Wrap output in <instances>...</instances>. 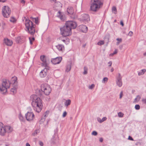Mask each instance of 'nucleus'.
Returning <instances> with one entry per match:
<instances>
[{"instance_id": "nucleus-16", "label": "nucleus", "mask_w": 146, "mask_h": 146, "mask_svg": "<svg viewBox=\"0 0 146 146\" xmlns=\"http://www.w3.org/2000/svg\"><path fill=\"white\" fill-rule=\"evenodd\" d=\"M47 74V70L46 69L42 70L40 73V76L42 78L45 77Z\"/></svg>"}, {"instance_id": "nucleus-27", "label": "nucleus", "mask_w": 146, "mask_h": 146, "mask_svg": "<svg viewBox=\"0 0 146 146\" xmlns=\"http://www.w3.org/2000/svg\"><path fill=\"white\" fill-rule=\"evenodd\" d=\"M17 86V85H16ZM17 86H15H15L13 87V88H12L11 90V92H13L14 93H16L17 92Z\"/></svg>"}, {"instance_id": "nucleus-58", "label": "nucleus", "mask_w": 146, "mask_h": 146, "mask_svg": "<svg viewBox=\"0 0 146 146\" xmlns=\"http://www.w3.org/2000/svg\"><path fill=\"white\" fill-rule=\"evenodd\" d=\"M6 1L5 0H0V2H5Z\"/></svg>"}, {"instance_id": "nucleus-4", "label": "nucleus", "mask_w": 146, "mask_h": 146, "mask_svg": "<svg viewBox=\"0 0 146 146\" xmlns=\"http://www.w3.org/2000/svg\"><path fill=\"white\" fill-rule=\"evenodd\" d=\"M25 22L26 28L27 29V32L31 35H33L35 33V25L29 19H26Z\"/></svg>"}, {"instance_id": "nucleus-18", "label": "nucleus", "mask_w": 146, "mask_h": 146, "mask_svg": "<svg viewBox=\"0 0 146 146\" xmlns=\"http://www.w3.org/2000/svg\"><path fill=\"white\" fill-rule=\"evenodd\" d=\"M57 17L59 18L62 21H64V16L63 13L61 12L60 11L58 12L57 14Z\"/></svg>"}, {"instance_id": "nucleus-46", "label": "nucleus", "mask_w": 146, "mask_h": 146, "mask_svg": "<svg viewBox=\"0 0 146 146\" xmlns=\"http://www.w3.org/2000/svg\"><path fill=\"white\" fill-rule=\"evenodd\" d=\"M112 64V62L111 61H110L108 63V64H109L108 66L109 67L111 66Z\"/></svg>"}, {"instance_id": "nucleus-53", "label": "nucleus", "mask_w": 146, "mask_h": 146, "mask_svg": "<svg viewBox=\"0 0 146 146\" xmlns=\"http://www.w3.org/2000/svg\"><path fill=\"white\" fill-rule=\"evenodd\" d=\"M120 25H122V26H123L124 25V24L123 23V22L122 21H121L120 22Z\"/></svg>"}, {"instance_id": "nucleus-49", "label": "nucleus", "mask_w": 146, "mask_h": 146, "mask_svg": "<svg viewBox=\"0 0 146 146\" xmlns=\"http://www.w3.org/2000/svg\"><path fill=\"white\" fill-rule=\"evenodd\" d=\"M128 139L132 141L134 140L132 138V137L130 136H129Z\"/></svg>"}, {"instance_id": "nucleus-44", "label": "nucleus", "mask_w": 146, "mask_h": 146, "mask_svg": "<svg viewBox=\"0 0 146 146\" xmlns=\"http://www.w3.org/2000/svg\"><path fill=\"white\" fill-rule=\"evenodd\" d=\"M136 98H137V101H139L141 99V97L139 95H138L137 96Z\"/></svg>"}, {"instance_id": "nucleus-51", "label": "nucleus", "mask_w": 146, "mask_h": 146, "mask_svg": "<svg viewBox=\"0 0 146 146\" xmlns=\"http://www.w3.org/2000/svg\"><path fill=\"white\" fill-rule=\"evenodd\" d=\"M39 144L41 146H43V143L42 141H39Z\"/></svg>"}, {"instance_id": "nucleus-28", "label": "nucleus", "mask_w": 146, "mask_h": 146, "mask_svg": "<svg viewBox=\"0 0 146 146\" xmlns=\"http://www.w3.org/2000/svg\"><path fill=\"white\" fill-rule=\"evenodd\" d=\"M39 132L40 131L39 129L36 130L33 133L32 135L34 136H36L37 134L39 133Z\"/></svg>"}, {"instance_id": "nucleus-8", "label": "nucleus", "mask_w": 146, "mask_h": 146, "mask_svg": "<svg viewBox=\"0 0 146 146\" xmlns=\"http://www.w3.org/2000/svg\"><path fill=\"white\" fill-rule=\"evenodd\" d=\"M65 25L67 27L70 28L71 30V29L76 28L77 27V24L74 21H68L66 22Z\"/></svg>"}, {"instance_id": "nucleus-17", "label": "nucleus", "mask_w": 146, "mask_h": 146, "mask_svg": "<svg viewBox=\"0 0 146 146\" xmlns=\"http://www.w3.org/2000/svg\"><path fill=\"white\" fill-rule=\"evenodd\" d=\"M4 42L6 45L8 46H11L13 44L12 41L7 38L4 39Z\"/></svg>"}, {"instance_id": "nucleus-21", "label": "nucleus", "mask_w": 146, "mask_h": 146, "mask_svg": "<svg viewBox=\"0 0 146 146\" xmlns=\"http://www.w3.org/2000/svg\"><path fill=\"white\" fill-rule=\"evenodd\" d=\"M56 47L58 50L60 51H62L64 49V46L61 44H58V45L56 46Z\"/></svg>"}, {"instance_id": "nucleus-42", "label": "nucleus", "mask_w": 146, "mask_h": 146, "mask_svg": "<svg viewBox=\"0 0 146 146\" xmlns=\"http://www.w3.org/2000/svg\"><path fill=\"white\" fill-rule=\"evenodd\" d=\"M20 39L21 38L20 37H17L16 40L18 41V43H19L21 42L20 41Z\"/></svg>"}, {"instance_id": "nucleus-6", "label": "nucleus", "mask_w": 146, "mask_h": 146, "mask_svg": "<svg viewBox=\"0 0 146 146\" xmlns=\"http://www.w3.org/2000/svg\"><path fill=\"white\" fill-rule=\"evenodd\" d=\"M61 34L64 36H69L71 34V29L66 25L60 28Z\"/></svg>"}, {"instance_id": "nucleus-29", "label": "nucleus", "mask_w": 146, "mask_h": 146, "mask_svg": "<svg viewBox=\"0 0 146 146\" xmlns=\"http://www.w3.org/2000/svg\"><path fill=\"white\" fill-rule=\"evenodd\" d=\"M19 119L22 122H25V119L24 117L21 115H19Z\"/></svg>"}, {"instance_id": "nucleus-62", "label": "nucleus", "mask_w": 146, "mask_h": 146, "mask_svg": "<svg viewBox=\"0 0 146 146\" xmlns=\"http://www.w3.org/2000/svg\"><path fill=\"white\" fill-rule=\"evenodd\" d=\"M31 38V40H32L33 41L35 40V38L33 37H32V38Z\"/></svg>"}, {"instance_id": "nucleus-57", "label": "nucleus", "mask_w": 146, "mask_h": 146, "mask_svg": "<svg viewBox=\"0 0 146 146\" xmlns=\"http://www.w3.org/2000/svg\"><path fill=\"white\" fill-rule=\"evenodd\" d=\"M52 3L55 2L56 0H49Z\"/></svg>"}, {"instance_id": "nucleus-52", "label": "nucleus", "mask_w": 146, "mask_h": 146, "mask_svg": "<svg viewBox=\"0 0 146 146\" xmlns=\"http://www.w3.org/2000/svg\"><path fill=\"white\" fill-rule=\"evenodd\" d=\"M116 40L118 41H119V42H121V41H122V39L121 38H117V39H116Z\"/></svg>"}, {"instance_id": "nucleus-13", "label": "nucleus", "mask_w": 146, "mask_h": 146, "mask_svg": "<svg viewBox=\"0 0 146 146\" xmlns=\"http://www.w3.org/2000/svg\"><path fill=\"white\" fill-rule=\"evenodd\" d=\"M5 133V126L2 123L0 122V135L2 136H3Z\"/></svg>"}, {"instance_id": "nucleus-26", "label": "nucleus", "mask_w": 146, "mask_h": 146, "mask_svg": "<svg viewBox=\"0 0 146 146\" xmlns=\"http://www.w3.org/2000/svg\"><path fill=\"white\" fill-rule=\"evenodd\" d=\"M71 69V65L70 64H68L67 65L66 69V71L68 72Z\"/></svg>"}, {"instance_id": "nucleus-50", "label": "nucleus", "mask_w": 146, "mask_h": 146, "mask_svg": "<svg viewBox=\"0 0 146 146\" xmlns=\"http://www.w3.org/2000/svg\"><path fill=\"white\" fill-rule=\"evenodd\" d=\"M20 2L21 3L23 4H24L25 2V1L24 0H20Z\"/></svg>"}, {"instance_id": "nucleus-37", "label": "nucleus", "mask_w": 146, "mask_h": 146, "mask_svg": "<svg viewBox=\"0 0 146 146\" xmlns=\"http://www.w3.org/2000/svg\"><path fill=\"white\" fill-rule=\"evenodd\" d=\"M35 19V23L36 24H38V19L37 18H33Z\"/></svg>"}, {"instance_id": "nucleus-63", "label": "nucleus", "mask_w": 146, "mask_h": 146, "mask_svg": "<svg viewBox=\"0 0 146 146\" xmlns=\"http://www.w3.org/2000/svg\"><path fill=\"white\" fill-rule=\"evenodd\" d=\"M120 42H117V43H116L117 45H118L119 44Z\"/></svg>"}, {"instance_id": "nucleus-22", "label": "nucleus", "mask_w": 146, "mask_h": 146, "mask_svg": "<svg viewBox=\"0 0 146 146\" xmlns=\"http://www.w3.org/2000/svg\"><path fill=\"white\" fill-rule=\"evenodd\" d=\"M5 130H6V132L7 131L9 133L11 132L12 131V129L11 127L9 126H5Z\"/></svg>"}, {"instance_id": "nucleus-1", "label": "nucleus", "mask_w": 146, "mask_h": 146, "mask_svg": "<svg viewBox=\"0 0 146 146\" xmlns=\"http://www.w3.org/2000/svg\"><path fill=\"white\" fill-rule=\"evenodd\" d=\"M30 100L32 101L31 105L34 110L40 112L43 106L41 99L36 95L34 94L31 96Z\"/></svg>"}, {"instance_id": "nucleus-34", "label": "nucleus", "mask_w": 146, "mask_h": 146, "mask_svg": "<svg viewBox=\"0 0 146 146\" xmlns=\"http://www.w3.org/2000/svg\"><path fill=\"white\" fill-rule=\"evenodd\" d=\"M112 10L113 11H115L114 12L115 14H116L117 12V9L114 6L112 8Z\"/></svg>"}, {"instance_id": "nucleus-33", "label": "nucleus", "mask_w": 146, "mask_h": 146, "mask_svg": "<svg viewBox=\"0 0 146 146\" xmlns=\"http://www.w3.org/2000/svg\"><path fill=\"white\" fill-rule=\"evenodd\" d=\"M135 108L136 110H139L140 108V106L139 105L137 104L135 106Z\"/></svg>"}, {"instance_id": "nucleus-36", "label": "nucleus", "mask_w": 146, "mask_h": 146, "mask_svg": "<svg viewBox=\"0 0 146 146\" xmlns=\"http://www.w3.org/2000/svg\"><path fill=\"white\" fill-rule=\"evenodd\" d=\"M108 80V78L107 77H105L103 78L102 80V82L105 83V81L107 82Z\"/></svg>"}, {"instance_id": "nucleus-38", "label": "nucleus", "mask_w": 146, "mask_h": 146, "mask_svg": "<svg viewBox=\"0 0 146 146\" xmlns=\"http://www.w3.org/2000/svg\"><path fill=\"white\" fill-rule=\"evenodd\" d=\"M97 134L98 133H97V132L95 131H93L92 133V135H95V136L96 135H97Z\"/></svg>"}, {"instance_id": "nucleus-7", "label": "nucleus", "mask_w": 146, "mask_h": 146, "mask_svg": "<svg viewBox=\"0 0 146 146\" xmlns=\"http://www.w3.org/2000/svg\"><path fill=\"white\" fill-rule=\"evenodd\" d=\"M11 13L10 8L6 6L3 7L2 9V13L3 16L5 18H8L9 17Z\"/></svg>"}, {"instance_id": "nucleus-47", "label": "nucleus", "mask_w": 146, "mask_h": 146, "mask_svg": "<svg viewBox=\"0 0 146 146\" xmlns=\"http://www.w3.org/2000/svg\"><path fill=\"white\" fill-rule=\"evenodd\" d=\"M29 39L30 41V43L31 44H33V41L31 40V38L30 37L29 38Z\"/></svg>"}, {"instance_id": "nucleus-60", "label": "nucleus", "mask_w": 146, "mask_h": 146, "mask_svg": "<svg viewBox=\"0 0 146 146\" xmlns=\"http://www.w3.org/2000/svg\"><path fill=\"white\" fill-rule=\"evenodd\" d=\"M114 69L113 68H112L111 69V72H112L114 71Z\"/></svg>"}, {"instance_id": "nucleus-14", "label": "nucleus", "mask_w": 146, "mask_h": 146, "mask_svg": "<svg viewBox=\"0 0 146 146\" xmlns=\"http://www.w3.org/2000/svg\"><path fill=\"white\" fill-rule=\"evenodd\" d=\"M54 6L56 9L58 10L62 7V4L59 1L56 2L54 3Z\"/></svg>"}, {"instance_id": "nucleus-48", "label": "nucleus", "mask_w": 146, "mask_h": 146, "mask_svg": "<svg viewBox=\"0 0 146 146\" xmlns=\"http://www.w3.org/2000/svg\"><path fill=\"white\" fill-rule=\"evenodd\" d=\"M142 101L143 103L146 104V98L142 99Z\"/></svg>"}, {"instance_id": "nucleus-9", "label": "nucleus", "mask_w": 146, "mask_h": 146, "mask_svg": "<svg viewBox=\"0 0 146 146\" xmlns=\"http://www.w3.org/2000/svg\"><path fill=\"white\" fill-rule=\"evenodd\" d=\"M80 19L81 21L84 22L85 23L90 21L89 16L88 14H82Z\"/></svg>"}, {"instance_id": "nucleus-40", "label": "nucleus", "mask_w": 146, "mask_h": 146, "mask_svg": "<svg viewBox=\"0 0 146 146\" xmlns=\"http://www.w3.org/2000/svg\"><path fill=\"white\" fill-rule=\"evenodd\" d=\"M67 112L66 111H64L63 113V114L62 115V116L63 117H66V115H67Z\"/></svg>"}, {"instance_id": "nucleus-15", "label": "nucleus", "mask_w": 146, "mask_h": 146, "mask_svg": "<svg viewBox=\"0 0 146 146\" xmlns=\"http://www.w3.org/2000/svg\"><path fill=\"white\" fill-rule=\"evenodd\" d=\"M40 59L41 60L42 62V64L43 66L46 67L47 66V64L46 62V57L44 55H42L40 56Z\"/></svg>"}, {"instance_id": "nucleus-23", "label": "nucleus", "mask_w": 146, "mask_h": 146, "mask_svg": "<svg viewBox=\"0 0 146 146\" xmlns=\"http://www.w3.org/2000/svg\"><path fill=\"white\" fill-rule=\"evenodd\" d=\"M71 103V101L70 100L68 99L66 100L64 103V105L65 106L67 107Z\"/></svg>"}, {"instance_id": "nucleus-20", "label": "nucleus", "mask_w": 146, "mask_h": 146, "mask_svg": "<svg viewBox=\"0 0 146 146\" xmlns=\"http://www.w3.org/2000/svg\"><path fill=\"white\" fill-rule=\"evenodd\" d=\"M67 11L69 14L72 15L74 13L73 8L71 7H68L67 9Z\"/></svg>"}, {"instance_id": "nucleus-45", "label": "nucleus", "mask_w": 146, "mask_h": 146, "mask_svg": "<svg viewBox=\"0 0 146 146\" xmlns=\"http://www.w3.org/2000/svg\"><path fill=\"white\" fill-rule=\"evenodd\" d=\"M133 35V33L132 31H130L129 33H128V35L129 36H131Z\"/></svg>"}, {"instance_id": "nucleus-12", "label": "nucleus", "mask_w": 146, "mask_h": 146, "mask_svg": "<svg viewBox=\"0 0 146 146\" xmlns=\"http://www.w3.org/2000/svg\"><path fill=\"white\" fill-rule=\"evenodd\" d=\"M118 76L116 78V84L117 86L119 87H121L122 85V77L120 73H118Z\"/></svg>"}, {"instance_id": "nucleus-41", "label": "nucleus", "mask_w": 146, "mask_h": 146, "mask_svg": "<svg viewBox=\"0 0 146 146\" xmlns=\"http://www.w3.org/2000/svg\"><path fill=\"white\" fill-rule=\"evenodd\" d=\"M123 95V91H121L120 94L119 95V98L121 99Z\"/></svg>"}, {"instance_id": "nucleus-61", "label": "nucleus", "mask_w": 146, "mask_h": 146, "mask_svg": "<svg viewBox=\"0 0 146 146\" xmlns=\"http://www.w3.org/2000/svg\"><path fill=\"white\" fill-rule=\"evenodd\" d=\"M137 98H135V99H134V102H136L137 101Z\"/></svg>"}, {"instance_id": "nucleus-54", "label": "nucleus", "mask_w": 146, "mask_h": 146, "mask_svg": "<svg viewBox=\"0 0 146 146\" xmlns=\"http://www.w3.org/2000/svg\"><path fill=\"white\" fill-rule=\"evenodd\" d=\"M99 141H100V142H102L103 141V138L102 137L100 138Z\"/></svg>"}, {"instance_id": "nucleus-19", "label": "nucleus", "mask_w": 146, "mask_h": 146, "mask_svg": "<svg viewBox=\"0 0 146 146\" xmlns=\"http://www.w3.org/2000/svg\"><path fill=\"white\" fill-rule=\"evenodd\" d=\"M79 27L82 31L84 32H87L88 30V27L85 25H80L79 26Z\"/></svg>"}, {"instance_id": "nucleus-31", "label": "nucleus", "mask_w": 146, "mask_h": 146, "mask_svg": "<svg viewBox=\"0 0 146 146\" xmlns=\"http://www.w3.org/2000/svg\"><path fill=\"white\" fill-rule=\"evenodd\" d=\"M104 41L103 40H100L97 43L98 45H101L104 44Z\"/></svg>"}, {"instance_id": "nucleus-64", "label": "nucleus", "mask_w": 146, "mask_h": 146, "mask_svg": "<svg viewBox=\"0 0 146 146\" xmlns=\"http://www.w3.org/2000/svg\"><path fill=\"white\" fill-rule=\"evenodd\" d=\"M143 55L144 56H146V52H145V53H144V54H143Z\"/></svg>"}, {"instance_id": "nucleus-30", "label": "nucleus", "mask_w": 146, "mask_h": 146, "mask_svg": "<svg viewBox=\"0 0 146 146\" xmlns=\"http://www.w3.org/2000/svg\"><path fill=\"white\" fill-rule=\"evenodd\" d=\"M84 72H83V74H87V70L88 69L87 67L84 66Z\"/></svg>"}, {"instance_id": "nucleus-32", "label": "nucleus", "mask_w": 146, "mask_h": 146, "mask_svg": "<svg viewBox=\"0 0 146 146\" xmlns=\"http://www.w3.org/2000/svg\"><path fill=\"white\" fill-rule=\"evenodd\" d=\"M10 21L13 23H15L16 21L14 17H11L10 19Z\"/></svg>"}, {"instance_id": "nucleus-56", "label": "nucleus", "mask_w": 146, "mask_h": 146, "mask_svg": "<svg viewBox=\"0 0 146 146\" xmlns=\"http://www.w3.org/2000/svg\"><path fill=\"white\" fill-rule=\"evenodd\" d=\"M48 113H47V111L45 113H46V114H45V115H44V116L45 117H46V116H47V115H48V113H49V111H48Z\"/></svg>"}, {"instance_id": "nucleus-3", "label": "nucleus", "mask_w": 146, "mask_h": 146, "mask_svg": "<svg viewBox=\"0 0 146 146\" xmlns=\"http://www.w3.org/2000/svg\"><path fill=\"white\" fill-rule=\"evenodd\" d=\"M103 5L102 0H91L90 11L96 12L102 8Z\"/></svg>"}, {"instance_id": "nucleus-11", "label": "nucleus", "mask_w": 146, "mask_h": 146, "mask_svg": "<svg viewBox=\"0 0 146 146\" xmlns=\"http://www.w3.org/2000/svg\"><path fill=\"white\" fill-rule=\"evenodd\" d=\"M62 59V58L61 57H57L56 58H52L51 62L54 64H59Z\"/></svg>"}, {"instance_id": "nucleus-5", "label": "nucleus", "mask_w": 146, "mask_h": 146, "mask_svg": "<svg viewBox=\"0 0 146 146\" xmlns=\"http://www.w3.org/2000/svg\"><path fill=\"white\" fill-rule=\"evenodd\" d=\"M41 90L46 95L50 94L52 91L51 88L46 84H43L40 86Z\"/></svg>"}, {"instance_id": "nucleus-59", "label": "nucleus", "mask_w": 146, "mask_h": 146, "mask_svg": "<svg viewBox=\"0 0 146 146\" xmlns=\"http://www.w3.org/2000/svg\"><path fill=\"white\" fill-rule=\"evenodd\" d=\"M26 146H30V145L28 143H27L26 144Z\"/></svg>"}, {"instance_id": "nucleus-2", "label": "nucleus", "mask_w": 146, "mask_h": 146, "mask_svg": "<svg viewBox=\"0 0 146 146\" xmlns=\"http://www.w3.org/2000/svg\"><path fill=\"white\" fill-rule=\"evenodd\" d=\"M17 78L15 76L12 77L11 79V82L9 81L7 83L6 79L2 80L1 84L0 85V91L2 92H6L7 89L10 88L11 84L17 85Z\"/></svg>"}, {"instance_id": "nucleus-55", "label": "nucleus", "mask_w": 146, "mask_h": 146, "mask_svg": "<svg viewBox=\"0 0 146 146\" xmlns=\"http://www.w3.org/2000/svg\"><path fill=\"white\" fill-rule=\"evenodd\" d=\"M119 48L120 50H121L123 48V46L122 45H120L119 46Z\"/></svg>"}, {"instance_id": "nucleus-39", "label": "nucleus", "mask_w": 146, "mask_h": 146, "mask_svg": "<svg viewBox=\"0 0 146 146\" xmlns=\"http://www.w3.org/2000/svg\"><path fill=\"white\" fill-rule=\"evenodd\" d=\"M95 85L94 84H92L91 86H90L89 88L90 89H92L94 87Z\"/></svg>"}, {"instance_id": "nucleus-25", "label": "nucleus", "mask_w": 146, "mask_h": 146, "mask_svg": "<svg viewBox=\"0 0 146 146\" xmlns=\"http://www.w3.org/2000/svg\"><path fill=\"white\" fill-rule=\"evenodd\" d=\"M146 72V70L143 69L141 70L140 72H138V75L139 76H141L143 74Z\"/></svg>"}, {"instance_id": "nucleus-43", "label": "nucleus", "mask_w": 146, "mask_h": 146, "mask_svg": "<svg viewBox=\"0 0 146 146\" xmlns=\"http://www.w3.org/2000/svg\"><path fill=\"white\" fill-rule=\"evenodd\" d=\"M117 49H115L114 51V52H113V53H112V55H113L114 54H117Z\"/></svg>"}, {"instance_id": "nucleus-35", "label": "nucleus", "mask_w": 146, "mask_h": 146, "mask_svg": "<svg viewBox=\"0 0 146 146\" xmlns=\"http://www.w3.org/2000/svg\"><path fill=\"white\" fill-rule=\"evenodd\" d=\"M118 115L119 117H123V114L121 112H119L118 113Z\"/></svg>"}, {"instance_id": "nucleus-24", "label": "nucleus", "mask_w": 146, "mask_h": 146, "mask_svg": "<svg viewBox=\"0 0 146 146\" xmlns=\"http://www.w3.org/2000/svg\"><path fill=\"white\" fill-rule=\"evenodd\" d=\"M107 119V118L106 117H103L102 119L100 118H97V120L98 122L100 123H101L104 121H106Z\"/></svg>"}, {"instance_id": "nucleus-10", "label": "nucleus", "mask_w": 146, "mask_h": 146, "mask_svg": "<svg viewBox=\"0 0 146 146\" xmlns=\"http://www.w3.org/2000/svg\"><path fill=\"white\" fill-rule=\"evenodd\" d=\"M25 117L27 121H30L33 120L34 118V115L32 112H28L26 114Z\"/></svg>"}]
</instances>
